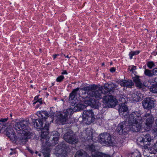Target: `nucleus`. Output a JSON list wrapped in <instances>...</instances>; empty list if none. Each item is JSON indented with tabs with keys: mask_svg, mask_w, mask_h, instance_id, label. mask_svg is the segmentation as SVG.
I'll list each match as a JSON object with an SVG mask.
<instances>
[{
	"mask_svg": "<svg viewBox=\"0 0 157 157\" xmlns=\"http://www.w3.org/2000/svg\"><path fill=\"white\" fill-rule=\"evenodd\" d=\"M15 153V152H10V155H13Z\"/></svg>",
	"mask_w": 157,
	"mask_h": 157,
	"instance_id": "nucleus-44",
	"label": "nucleus"
},
{
	"mask_svg": "<svg viewBox=\"0 0 157 157\" xmlns=\"http://www.w3.org/2000/svg\"><path fill=\"white\" fill-rule=\"evenodd\" d=\"M99 141L101 144H106L110 145H113L115 140L112 138L110 134L107 133H101L98 137Z\"/></svg>",
	"mask_w": 157,
	"mask_h": 157,
	"instance_id": "nucleus-5",
	"label": "nucleus"
},
{
	"mask_svg": "<svg viewBox=\"0 0 157 157\" xmlns=\"http://www.w3.org/2000/svg\"><path fill=\"white\" fill-rule=\"evenodd\" d=\"M83 136H85L86 137H88V136L91 137L92 135V132L90 130H88V128H86L83 132Z\"/></svg>",
	"mask_w": 157,
	"mask_h": 157,
	"instance_id": "nucleus-24",
	"label": "nucleus"
},
{
	"mask_svg": "<svg viewBox=\"0 0 157 157\" xmlns=\"http://www.w3.org/2000/svg\"><path fill=\"white\" fill-rule=\"evenodd\" d=\"M103 102L108 107H114L117 105V101L115 98L111 95L104 96Z\"/></svg>",
	"mask_w": 157,
	"mask_h": 157,
	"instance_id": "nucleus-6",
	"label": "nucleus"
},
{
	"mask_svg": "<svg viewBox=\"0 0 157 157\" xmlns=\"http://www.w3.org/2000/svg\"><path fill=\"white\" fill-rule=\"evenodd\" d=\"M62 75H64V74H66L67 75V71L65 70V71H63L61 73Z\"/></svg>",
	"mask_w": 157,
	"mask_h": 157,
	"instance_id": "nucleus-40",
	"label": "nucleus"
},
{
	"mask_svg": "<svg viewBox=\"0 0 157 157\" xmlns=\"http://www.w3.org/2000/svg\"><path fill=\"white\" fill-rule=\"evenodd\" d=\"M89 150L91 151L92 157H112V156L109 154L96 151L94 146L93 145L89 146Z\"/></svg>",
	"mask_w": 157,
	"mask_h": 157,
	"instance_id": "nucleus-10",
	"label": "nucleus"
},
{
	"mask_svg": "<svg viewBox=\"0 0 157 157\" xmlns=\"http://www.w3.org/2000/svg\"><path fill=\"white\" fill-rule=\"evenodd\" d=\"M155 126L153 128V131L154 132H155L157 134V118L155 120Z\"/></svg>",
	"mask_w": 157,
	"mask_h": 157,
	"instance_id": "nucleus-33",
	"label": "nucleus"
},
{
	"mask_svg": "<svg viewBox=\"0 0 157 157\" xmlns=\"http://www.w3.org/2000/svg\"><path fill=\"white\" fill-rule=\"evenodd\" d=\"M147 65L151 69L155 66V64L152 62H149L147 63Z\"/></svg>",
	"mask_w": 157,
	"mask_h": 157,
	"instance_id": "nucleus-32",
	"label": "nucleus"
},
{
	"mask_svg": "<svg viewBox=\"0 0 157 157\" xmlns=\"http://www.w3.org/2000/svg\"><path fill=\"white\" fill-rule=\"evenodd\" d=\"M140 52L139 51H135L131 52L129 54V56L130 57V59H132V56L135 55H137L139 54Z\"/></svg>",
	"mask_w": 157,
	"mask_h": 157,
	"instance_id": "nucleus-28",
	"label": "nucleus"
},
{
	"mask_svg": "<svg viewBox=\"0 0 157 157\" xmlns=\"http://www.w3.org/2000/svg\"><path fill=\"white\" fill-rule=\"evenodd\" d=\"M38 102H39L40 103V105H41L42 104V102L41 98L39 99L38 100H37L35 102H34L33 103V104H35Z\"/></svg>",
	"mask_w": 157,
	"mask_h": 157,
	"instance_id": "nucleus-36",
	"label": "nucleus"
},
{
	"mask_svg": "<svg viewBox=\"0 0 157 157\" xmlns=\"http://www.w3.org/2000/svg\"><path fill=\"white\" fill-rule=\"evenodd\" d=\"M65 155H64V156H65L66 155L67 153V152H66V151H65Z\"/></svg>",
	"mask_w": 157,
	"mask_h": 157,
	"instance_id": "nucleus-46",
	"label": "nucleus"
},
{
	"mask_svg": "<svg viewBox=\"0 0 157 157\" xmlns=\"http://www.w3.org/2000/svg\"><path fill=\"white\" fill-rule=\"evenodd\" d=\"M30 83H31V82H32V81H30Z\"/></svg>",
	"mask_w": 157,
	"mask_h": 157,
	"instance_id": "nucleus-52",
	"label": "nucleus"
},
{
	"mask_svg": "<svg viewBox=\"0 0 157 157\" xmlns=\"http://www.w3.org/2000/svg\"><path fill=\"white\" fill-rule=\"evenodd\" d=\"M143 95L141 94L133 93L132 94L131 98L133 101H138L142 99Z\"/></svg>",
	"mask_w": 157,
	"mask_h": 157,
	"instance_id": "nucleus-20",
	"label": "nucleus"
},
{
	"mask_svg": "<svg viewBox=\"0 0 157 157\" xmlns=\"http://www.w3.org/2000/svg\"><path fill=\"white\" fill-rule=\"evenodd\" d=\"M83 118L84 120L88 121L89 120L88 122L90 123L92 121V119L94 117V114L93 111L91 110H86L84 111L83 114Z\"/></svg>",
	"mask_w": 157,
	"mask_h": 157,
	"instance_id": "nucleus-15",
	"label": "nucleus"
},
{
	"mask_svg": "<svg viewBox=\"0 0 157 157\" xmlns=\"http://www.w3.org/2000/svg\"><path fill=\"white\" fill-rule=\"evenodd\" d=\"M118 84L124 87L131 88L134 84L131 80H126L120 81Z\"/></svg>",
	"mask_w": 157,
	"mask_h": 157,
	"instance_id": "nucleus-17",
	"label": "nucleus"
},
{
	"mask_svg": "<svg viewBox=\"0 0 157 157\" xmlns=\"http://www.w3.org/2000/svg\"><path fill=\"white\" fill-rule=\"evenodd\" d=\"M128 69L130 70L131 71H133L134 70L136 69V67L134 66H132L131 67H129Z\"/></svg>",
	"mask_w": 157,
	"mask_h": 157,
	"instance_id": "nucleus-34",
	"label": "nucleus"
},
{
	"mask_svg": "<svg viewBox=\"0 0 157 157\" xmlns=\"http://www.w3.org/2000/svg\"><path fill=\"white\" fill-rule=\"evenodd\" d=\"M38 97L37 96L35 97L34 98V100L35 101H36L37 100H38Z\"/></svg>",
	"mask_w": 157,
	"mask_h": 157,
	"instance_id": "nucleus-42",
	"label": "nucleus"
},
{
	"mask_svg": "<svg viewBox=\"0 0 157 157\" xmlns=\"http://www.w3.org/2000/svg\"><path fill=\"white\" fill-rule=\"evenodd\" d=\"M75 157H89L88 155L83 150L78 151L76 153Z\"/></svg>",
	"mask_w": 157,
	"mask_h": 157,
	"instance_id": "nucleus-21",
	"label": "nucleus"
},
{
	"mask_svg": "<svg viewBox=\"0 0 157 157\" xmlns=\"http://www.w3.org/2000/svg\"><path fill=\"white\" fill-rule=\"evenodd\" d=\"M36 115L40 118L44 119H46L47 117H49L48 113L45 111H41L37 112Z\"/></svg>",
	"mask_w": 157,
	"mask_h": 157,
	"instance_id": "nucleus-19",
	"label": "nucleus"
},
{
	"mask_svg": "<svg viewBox=\"0 0 157 157\" xmlns=\"http://www.w3.org/2000/svg\"><path fill=\"white\" fill-rule=\"evenodd\" d=\"M38 155H39V156H40L41 155H40V154H38Z\"/></svg>",
	"mask_w": 157,
	"mask_h": 157,
	"instance_id": "nucleus-49",
	"label": "nucleus"
},
{
	"mask_svg": "<svg viewBox=\"0 0 157 157\" xmlns=\"http://www.w3.org/2000/svg\"><path fill=\"white\" fill-rule=\"evenodd\" d=\"M41 152L43 154L44 157H50V150L49 147H45L42 150Z\"/></svg>",
	"mask_w": 157,
	"mask_h": 157,
	"instance_id": "nucleus-22",
	"label": "nucleus"
},
{
	"mask_svg": "<svg viewBox=\"0 0 157 157\" xmlns=\"http://www.w3.org/2000/svg\"><path fill=\"white\" fill-rule=\"evenodd\" d=\"M144 121L147 126L144 130L148 131L154 121L152 114L151 113H146L142 118L140 112H132L129 115L126 121L121 122L118 125L117 131L120 135L124 134L130 130L134 132H140L141 124Z\"/></svg>",
	"mask_w": 157,
	"mask_h": 157,
	"instance_id": "nucleus-1",
	"label": "nucleus"
},
{
	"mask_svg": "<svg viewBox=\"0 0 157 157\" xmlns=\"http://www.w3.org/2000/svg\"><path fill=\"white\" fill-rule=\"evenodd\" d=\"M62 147H61V148L62 149H63V148H64L66 146V145H65V144H62Z\"/></svg>",
	"mask_w": 157,
	"mask_h": 157,
	"instance_id": "nucleus-43",
	"label": "nucleus"
},
{
	"mask_svg": "<svg viewBox=\"0 0 157 157\" xmlns=\"http://www.w3.org/2000/svg\"><path fill=\"white\" fill-rule=\"evenodd\" d=\"M73 132L71 130L69 131L63 136V138L65 140L70 144H75L78 141V138L73 133Z\"/></svg>",
	"mask_w": 157,
	"mask_h": 157,
	"instance_id": "nucleus-8",
	"label": "nucleus"
},
{
	"mask_svg": "<svg viewBox=\"0 0 157 157\" xmlns=\"http://www.w3.org/2000/svg\"><path fill=\"white\" fill-rule=\"evenodd\" d=\"M133 81L136 85V86L139 88H142L144 86L147 87L151 90L154 85L151 80L145 81L144 84L140 81V80L138 77H136L133 79Z\"/></svg>",
	"mask_w": 157,
	"mask_h": 157,
	"instance_id": "nucleus-7",
	"label": "nucleus"
},
{
	"mask_svg": "<svg viewBox=\"0 0 157 157\" xmlns=\"http://www.w3.org/2000/svg\"><path fill=\"white\" fill-rule=\"evenodd\" d=\"M77 102H76V104H75V109H76V110L77 111H79L81 109H83L84 108V105L82 104H77Z\"/></svg>",
	"mask_w": 157,
	"mask_h": 157,
	"instance_id": "nucleus-26",
	"label": "nucleus"
},
{
	"mask_svg": "<svg viewBox=\"0 0 157 157\" xmlns=\"http://www.w3.org/2000/svg\"><path fill=\"white\" fill-rule=\"evenodd\" d=\"M142 105L145 109L149 110L154 107V101L149 98H146L142 102Z\"/></svg>",
	"mask_w": 157,
	"mask_h": 157,
	"instance_id": "nucleus-12",
	"label": "nucleus"
},
{
	"mask_svg": "<svg viewBox=\"0 0 157 157\" xmlns=\"http://www.w3.org/2000/svg\"><path fill=\"white\" fill-rule=\"evenodd\" d=\"M151 140L150 135L148 134H147L143 137H139L137 139L138 143L142 146L145 147V145H147Z\"/></svg>",
	"mask_w": 157,
	"mask_h": 157,
	"instance_id": "nucleus-9",
	"label": "nucleus"
},
{
	"mask_svg": "<svg viewBox=\"0 0 157 157\" xmlns=\"http://www.w3.org/2000/svg\"><path fill=\"white\" fill-rule=\"evenodd\" d=\"M48 135L47 132H46L44 135V133L41 134L40 140L43 145L53 146L58 143L59 134L57 132L54 131L52 132L49 137L48 136Z\"/></svg>",
	"mask_w": 157,
	"mask_h": 157,
	"instance_id": "nucleus-4",
	"label": "nucleus"
},
{
	"mask_svg": "<svg viewBox=\"0 0 157 157\" xmlns=\"http://www.w3.org/2000/svg\"><path fill=\"white\" fill-rule=\"evenodd\" d=\"M34 124L36 126V128L41 129L43 128V122L41 119H34L33 120Z\"/></svg>",
	"mask_w": 157,
	"mask_h": 157,
	"instance_id": "nucleus-18",
	"label": "nucleus"
},
{
	"mask_svg": "<svg viewBox=\"0 0 157 157\" xmlns=\"http://www.w3.org/2000/svg\"><path fill=\"white\" fill-rule=\"evenodd\" d=\"M153 147H154V150L157 151V141L154 144Z\"/></svg>",
	"mask_w": 157,
	"mask_h": 157,
	"instance_id": "nucleus-38",
	"label": "nucleus"
},
{
	"mask_svg": "<svg viewBox=\"0 0 157 157\" xmlns=\"http://www.w3.org/2000/svg\"><path fill=\"white\" fill-rule=\"evenodd\" d=\"M150 154L147 156L149 157H157V151L154 150L149 152Z\"/></svg>",
	"mask_w": 157,
	"mask_h": 157,
	"instance_id": "nucleus-27",
	"label": "nucleus"
},
{
	"mask_svg": "<svg viewBox=\"0 0 157 157\" xmlns=\"http://www.w3.org/2000/svg\"><path fill=\"white\" fill-rule=\"evenodd\" d=\"M31 86L32 87V85Z\"/></svg>",
	"mask_w": 157,
	"mask_h": 157,
	"instance_id": "nucleus-53",
	"label": "nucleus"
},
{
	"mask_svg": "<svg viewBox=\"0 0 157 157\" xmlns=\"http://www.w3.org/2000/svg\"><path fill=\"white\" fill-rule=\"evenodd\" d=\"M50 124V123L47 122L45 123L44 126V127H43L42 128H41V136L42 133H44V135L46 132H48V128Z\"/></svg>",
	"mask_w": 157,
	"mask_h": 157,
	"instance_id": "nucleus-23",
	"label": "nucleus"
},
{
	"mask_svg": "<svg viewBox=\"0 0 157 157\" xmlns=\"http://www.w3.org/2000/svg\"><path fill=\"white\" fill-rule=\"evenodd\" d=\"M87 102H88V101H87ZM88 102H90V101H88Z\"/></svg>",
	"mask_w": 157,
	"mask_h": 157,
	"instance_id": "nucleus-54",
	"label": "nucleus"
},
{
	"mask_svg": "<svg viewBox=\"0 0 157 157\" xmlns=\"http://www.w3.org/2000/svg\"><path fill=\"white\" fill-rule=\"evenodd\" d=\"M128 108L127 106L125 103L122 104L118 110L119 114L121 116L125 118L127 117L128 114Z\"/></svg>",
	"mask_w": 157,
	"mask_h": 157,
	"instance_id": "nucleus-16",
	"label": "nucleus"
},
{
	"mask_svg": "<svg viewBox=\"0 0 157 157\" xmlns=\"http://www.w3.org/2000/svg\"><path fill=\"white\" fill-rule=\"evenodd\" d=\"M79 90V88L77 87L75 89H73L70 94L69 101L72 103L73 105H75L76 103V96H77V93Z\"/></svg>",
	"mask_w": 157,
	"mask_h": 157,
	"instance_id": "nucleus-14",
	"label": "nucleus"
},
{
	"mask_svg": "<svg viewBox=\"0 0 157 157\" xmlns=\"http://www.w3.org/2000/svg\"><path fill=\"white\" fill-rule=\"evenodd\" d=\"M95 108H98V106H96V107H95Z\"/></svg>",
	"mask_w": 157,
	"mask_h": 157,
	"instance_id": "nucleus-51",
	"label": "nucleus"
},
{
	"mask_svg": "<svg viewBox=\"0 0 157 157\" xmlns=\"http://www.w3.org/2000/svg\"><path fill=\"white\" fill-rule=\"evenodd\" d=\"M64 56L66 58H69L70 57L68 55L65 56V55H64Z\"/></svg>",
	"mask_w": 157,
	"mask_h": 157,
	"instance_id": "nucleus-45",
	"label": "nucleus"
},
{
	"mask_svg": "<svg viewBox=\"0 0 157 157\" xmlns=\"http://www.w3.org/2000/svg\"><path fill=\"white\" fill-rule=\"evenodd\" d=\"M6 133L7 136L11 140H12L13 141H17L16 139L17 137V136L15 137L14 131L11 126H9L7 128Z\"/></svg>",
	"mask_w": 157,
	"mask_h": 157,
	"instance_id": "nucleus-13",
	"label": "nucleus"
},
{
	"mask_svg": "<svg viewBox=\"0 0 157 157\" xmlns=\"http://www.w3.org/2000/svg\"><path fill=\"white\" fill-rule=\"evenodd\" d=\"M141 156L140 153L137 150H136L129 154V157H140Z\"/></svg>",
	"mask_w": 157,
	"mask_h": 157,
	"instance_id": "nucleus-25",
	"label": "nucleus"
},
{
	"mask_svg": "<svg viewBox=\"0 0 157 157\" xmlns=\"http://www.w3.org/2000/svg\"><path fill=\"white\" fill-rule=\"evenodd\" d=\"M144 73L145 75L149 77H151L153 76L152 70L150 71L148 69H146L144 71Z\"/></svg>",
	"mask_w": 157,
	"mask_h": 157,
	"instance_id": "nucleus-29",
	"label": "nucleus"
},
{
	"mask_svg": "<svg viewBox=\"0 0 157 157\" xmlns=\"http://www.w3.org/2000/svg\"><path fill=\"white\" fill-rule=\"evenodd\" d=\"M104 65V63H102V66H103Z\"/></svg>",
	"mask_w": 157,
	"mask_h": 157,
	"instance_id": "nucleus-48",
	"label": "nucleus"
},
{
	"mask_svg": "<svg viewBox=\"0 0 157 157\" xmlns=\"http://www.w3.org/2000/svg\"><path fill=\"white\" fill-rule=\"evenodd\" d=\"M64 77L63 75H60L56 79V81L58 82H61L64 79Z\"/></svg>",
	"mask_w": 157,
	"mask_h": 157,
	"instance_id": "nucleus-31",
	"label": "nucleus"
},
{
	"mask_svg": "<svg viewBox=\"0 0 157 157\" xmlns=\"http://www.w3.org/2000/svg\"><path fill=\"white\" fill-rule=\"evenodd\" d=\"M152 72L153 75H157V68H155L152 70Z\"/></svg>",
	"mask_w": 157,
	"mask_h": 157,
	"instance_id": "nucleus-35",
	"label": "nucleus"
},
{
	"mask_svg": "<svg viewBox=\"0 0 157 157\" xmlns=\"http://www.w3.org/2000/svg\"><path fill=\"white\" fill-rule=\"evenodd\" d=\"M6 124L4 123H0V131L4 130L6 127Z\"/></svg>",
	"mask_w": 157,
	"mask_h": 157,
	"instance_id": "nucleus-30",
	"label": "nucleus"
},
{
	"mask_svg": "<svg viewBox=\"0 0 157 157\" xmlns=\"http://www.w3.org/2000/svg\"><path fill=\"white\" fill-rule=\"evenodd\" d=\"M58 55H54L53 56L54 59H55L56 58L57 56Z\"/></svg>",
	"mask_w": 157,
	"mask_h": 157,
	"instance_id": "nucleus-41",
	"label": "nucleus"
},
{
	"mask_svg": "<svg viewBox=\"0 0 157 157\" xmlns=\"http://www.w3.org/2000/svg\"><path fill=\"white\" fill-rule=\"evenodd\" d=\"M29 120L27 119L19 121L15 123L14 128L17 131H22V133L19 134L16 138L17 141L21 144H25L28 139L31 137V133L28 126L29 124Z\"/></svg>",
	"mask_w": 157,
	"mask_h": 157,
	"instance_id": "nucleus-2",
	"label": "nucleus"
},
{
	"mask_svg": "<svg viewBox=\"0 0 157 157\" xmlns=\"http://www.w3.org/2000/svg\"><path fill=\"white\" fill-rule=\"evenodd\" d=\"M147 151H148V149H146Z\"/></svg>",
	"mask_w": 157,
	"mask_h": 157,
	"instance_id": "nucleus-50",
	"label": "nucleus"
},
{
	"mask_svg": "<svg viewBox=\"0 0 157 157\" xmlns=\"http://www.w3.org/2000/svg\"><path fill=\"white\" fill-rule=\"evenodd\" d=\"M117 88L114 84H106L103 86L98 87L94 85L86 87V90H87V94L90 96L94 97L97 99H101L105 94L111 92H113V90Z\"/></svg>",
	"mask_w": 157,
	"mask_h": 157,
	"instance_id": "nucleus-3",
	"label": "nucleus"
},
{
	"mask_svg": "<svg viewBox=\"0 0 157 157\" xmlns=\"http://www.w3.org/2000/svg\"><path fill=\"white\" fill-rule=\"evenodd\" d=\"M8 120V118H4V119H1L0 120V123H4L5 124H6V121Z\"/></svg>",
	"mask_w": 157,
	"mask_h": 157,
	"instance_id": "nucleus-37",
	"label": "nucleus"
},
{
	"mask_svg": "<svg viewBox=\"0 0 157 157\" xmlns=\"http://www.w3.org/2000/svg\"><path fill=\"white\" fill-rule=\"evenodd\" d=\"M72 110L70 109H68L65 112H61L58 113L57 115V117L59 121L62 124L66 123L67 119V113L70 111L71 112Z\"/></svg>",
	"mask_w": 157,
	"mask_h": 157,
	"instance_id": "nucleus-11",
	"label": "nucleus"
},
{
	"mask_svg": "<svg viewBox=\"0 0 157 157\" xmlns=\"http://www.w3.org/2000/svg\"><path fill=\"white\" fill-rule=\"evenodd\" d=\"M10 116L11 117H12V114H10Z\"/></svg>",
	"mask_w": 157,
	"mask_h": 157,
	"instance_id": "nucleus-47",
	"label": "nucleus"
},
{
	"mask_svg": "<svg viewBox=\"0 0 157 157\" xmlns=\"http://www.w3.org/2000/svg\"><path fill=\"white\" fill-rule=\"evenodd\" d=\"M115 71V69L114 67H112L110 69V71L112 72H114Z\"/></svg>",
	"mask_w": 157,
	"mask_h": 157,
	"instance_id": "nucleus-39",
	"label": "nucleus"
}]
</instances>
